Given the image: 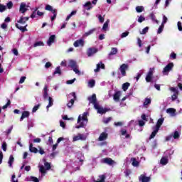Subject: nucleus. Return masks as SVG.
<instances>
[{"label": "nucleus", "mask_w": 182, "mask_h": 182, "mask_svg": "<svg viewBox=\"0 0 182 182\" xmlns=\"http://www.w3.org/2000/svg\"><path fill=\"white\" fill-rule=\"evenodd\" d=\"M87 114H89L88 112H84L82 114V116L79 115L77 119V123H80V124L76 126V129H80L82 127H85V123L83 122H87Z\"/></svg>", "instance_id": "obj_1"}, {"label": "nucleus", "mask_w": 182, "mask_h": 182, "mask_svg": "<svg viewBox=\"0 0 182 182\" xmlns=\"http://www.w3.org/2000/svg\"><path fill=\"white\" fill-rule=\"evenodd\" d=\"M69 66L73 69V72H75L77 75H79V73H80L79 68H77V63H76V61L73 60H70L69 61Z\"/></svg>", "instance_id": "obj_2"}, {"label": "nucleus", "mask_w": 182, "mask_h": 182, "mask_svg": "<svg viewBox=\"0 0 182 182\" xmlns=\"http://www.w3.org/2000/svg\"><path fill=\"white\" fill-rule=\"evenodd\" d=\"M87 100L90 103L93 105L94 107H96L99 104L97 103V98L96 97V94H92V96L88 97Z\"/></svg>", "instance_id": "obj_3"}, {"label": "nucleus", "mask_w": 182, "mask_h": 182, "mask_svg": "<svg viewBox=\"0 0 182 182\" xmlns=\"http://www.w3.org/2000/svg\"><path fill=\"white\" fill-rule=\"evenodd\" d=\"M95 109L97 110V113H99L100 114H105L107 113V112H109V109L107 108H103L100 107L99 104L97 105H95Z\"/></svg>", "instance_id": "obj_4"}, {"label": "nucleus", "mask_w": 182, "mask_h": 182, "mask_svg": "<svg viewBox=\"0 0 182 182\" xmlns=\"http://www.w3.org/2000/svg\"><path fill=\"white\" fill-rule=\"evenodd\" d=\"M119 69L121 72L122 76H127L126 70H127L129 69V65L125 64V63L122 64Z\"/></svg>", "instance_id": "obj_5"}, {"label": "nucleus", "mask_w": 182, "mask_h": 182, "mask_svg": "<svg viewBox=\"0 0 182 182\" xmlns=\"http://www.w3.org/2000/svg\"><path fill=\"white\" fill-rule=\"evenodd\" d=\"M154 68H150L146 77V82L150 83L151 82V79H153V72Z\"/></svg>", "instance_id": "obj_6"}, {"label": "nucleus", "mask_w": 182, "mask_h": 182, "mask_svg": "<svg viewBox=\"0 0 182 182\" xmlns=\"http://www.w3.org/2000/svg\"><path fill=\"white\" fill-rule=\"evenodd\" d=\"M174 68V63H169L163 70V73H168L171 70H173Z\"/></svg>", "instance_id": "obj_7"}, {"label": "nucleus", "mask_w": 182, "mask_h": 182, "mask_svg": "<svg viewBox=\"0 0 182 182\" xmlns=\"http://www.w3.org/2000/svg\"><path fill=\"white\" fill-rule=\"evenodd\" d=\"M102 163L108 164V166H113V164H114V161L112 159V158H105L102 160Z\"/></svg>", "instance_id": "obj_8"}, {"label": "nucleus", "mask_w": 182, "mask_h": 182, "mask_svg": "<svg viewBox=\"0 0 182 182\" xmlns=\"http://www.w3.org/2000/svg\"><path fill=\"white\" fill-rule=\"evenodd\" d=\"M151 179V178H150V176H146V175H144V174H141L139 177V181H140V182H150Z\"/></svg>", "instance_id": "obj_9"}, {"label": "nucleus", "mask_w": 182, "mask_h": 182, "mask_svg": "<svg viewBox=\"0 0 182 182\" xmlns=\"http://www.w3.org/2000/svg\"><path fill=\"white\" fill-rule=\"evenodd\" d=\"M73 46L75 48H79V46H85V41L83 39L77 40L74 42Z\"/></svg>", "instance_id": "obj_10"}, {"label": "nucleus", "mask_w": 182, "mask_h": 182, "mask_svg": "<svg viewBox=\"0 0 182 182\" xmlns=\"http://www.w3.org/2000/svg\"><path fill=\"white\" fill-rule=\"evenodd\" d=\"M29 116H31V112H29V111L23 112L20 118V122H23V119H27Z\"/></svg>", "instance_id": "obj_11"}, {"label": "nucleus", "mask_w": 182, "mask_h": 182, "mask_svg": "<svg viewBox=\"0 0 182 182\" xmlns=\"http://www.w3.org/2000/svg\"><path fill=\"white\" fill-rule=\"evenodd\" d=\"M164 122V118H160L158 119L156 124L155 127V129H157L158 130H160V128L161 127V125L163 124V122Z\"/></svg>", "instance_id": "obj_12"}, {"label": "nucleus", "mask_w": 182, "mask_h": 182, "mask_svg": "<svg viewBox=\"0 0 182 182\" xmlns=\"http://www.w3.org/2000/svg\"><path fill=\"white\" fill-rule=\"evenodd\" d=\"M109 134L106 132H102L100 134L98 140L99 141H104V140H106L107 139Z\"/></svg>", "instance_id": "obj_13"}, {"label": "nucleus", "mask_w": 182, "mask_h": 182, "mask_svg": "<svg viewBox=\"0 0 182 182\" xmlns=\"http://www.w3.org/2000/svg\"><path fill=\"white\" fill-rule=\"evenodd\" d=\"M120 96H122V92L120 91H117L114 94V97H113L114 102H119V100H120Z\"/></svg>", "instance_id": "obj_14"}, {"label": "nucleus", "mask_w": 182, "mask_h": 182, "mask_svg": "<svg viewBox=\"0 0 182 182\" xmlns=\"http://www.w3.org/2000/svg\"><path fill=\"white\" fill-rule=\"evenodd\" d=\"M100 69H105V64H103L102 62L97 64V68L95 69L94 71L95 73H97V72H100Z\"/></svg>", "instance_id": "obj_15"}, {"label": "nucleus", "mask_w": 182, "mask_h": 182, "mask_svg": "<svg viewBox=\"0 0 182 182\" xmlns=\"http://www.w3.org/2000/svg\"><path fill=\"white\" fill-rule=\"evenodd\" d=\"M97 52V48H89L87 53V56L90 57L92 55H95Z\"/></svg>", "instance_id": "obj_16"}, {"label": "nucleus", "mask_w": 182, "mask_h": 182, "mask_svg": "<svg viewBox=\"0 0 182 182\" xmlns=\"http://www.w3.org/2000/svg\"><path fill=\"white\" fill-rule=\"evenodd\" d=\"M29 151H31V153L36 154V153H38V148L33 146V144L30 143V144H29Z\"/></svg>", "instance_id": "obj_17"}, {"label": "nucleus", "mask_w": 182, "mask_h": 182, "mask_svg": "<svg viewBox=\"0 0 182 182\" xmlns=\"http://www.w3.org/2000/svg\"><path fill=\"white\" fill-rule=\"evenodd\" d=\"M84 8H86L87 11H90V9H93V5L92 4V2L90 1H87L84 4Z\"/></svg>", "instance_id": "obj_18"}, {"label": "nucleus", "mask_w": 182, "mask_h": 182, "mask_svg": "<svg viewBox=\"0 0 182 182\" xmlns=\"http://www.w3.org/2000/svg\"><path fill=\"white\" fill-rule=\"evenodd\" d=\"M55 38V35H52L49 37L48 41H47V44L48 46H50L52 43H54Z\"/></svg>", "instance_id": "obj_19"}, {"label": "nucleus", "mask_w": 182, "mask_h": 182, "mask_svg": "<svg viewBox=\"0 0 182 182\" xmlns=\"http://www.w3.org/2000/svg\"><path fill=\"white\" fill-rule=\"evenodd\" d=\"M26 11H28V9H26V4L21 3L20 5V12H21V14H25Z\"/></svg>", "instance_id": "obj_20"}, {"label": "nucleus", "mask_w": 182, "mask_h": 182, "mask_svg": "<svg viewBox=\"0 0 182 182\" xmlns=\"http://www.w3.org/2000/svg\"><path fill=\"white\" fill-rule=\"evenodd\" d=\"M154 131L151 132L150 136H149V140H151V139H154V137H156V134H157V133H159V130L156 128L154 127Z\"/></svg>", "instance_id": "obj_21"}, {"label": "nucleus", "mask_w": 182, "mask_h": 182, "mask_svg": "<svg viewBox=\"0 0 182 182\" xmlns=\"http://www.w3.org/2000/svg\"><path fill=\"white\" fill-rule=\"evenodd\" d=\"M27 21H29V17H23L21 16L19 19V21H18V23H26Z\"/></svg>", "instance_id": "obj_22"}, {"label": "nucleus", "mask_w": 182, "mask_h": 182, "mask_svg": "<svg viewBox=\"0 0 182 182\" xmlns=\"http://www.w3.org/2000/svg\"><path fill=\"white\" fill-rule=\"evenodd\" d=\"M27 26H28V24H26L24 27H22V26H20L19 24L16 23V28H17V29H19L20 31H21V32L28 31V29L26 28Z\"/></svg>", "instance_id": "obj_23"}, {"label": "nucleus", "mask_w": 182, "mask_h": 182, "mask_svg": "<svg viewBox=\"0 0 182 182\" xmlns=\"http://www.w3.org/2000/svg\"><path fill=\"white\" fill-rule=\"evenodd\" d=\"M120 133L122 136H125V139H130V134H127V130L121 129Z\"/></svg>", "instance_id": "obj_24"}, {"label": "nucleus", "mask_w": 182, "mask_h": 182, "mask_svg": "<svg viewBox=\"0 0 182 182\" xmlns=\"http://www.w3.org/2000/svg\"><path fill=\"white\" fill-rule=\"evenodd\" d=\"M46 11H49L50 12L55 13L56 11L55 9H53V7L49 4H47L45 7Z\"/></svg>", "instance_id": "obj_25"}, {"label": "nucleus", "mask_w": 182, "mask_h": 182, "mask_svg": "<svg viewBox=\"0 0 182 182\" xmlns=\"http://www.w3.org/2000/svg\"><path fill=\"white\" fill-rule=\"evenodd\" d=\"M48 85H45L44 88H43V99H45V100H46V99H48Z\"/></svg>", "instance_id": "obj_26"}, {"label": "nucleus", "mask_w": 182, "mask_h": 182, "mask_svg": "<svg viewBox=\"0 0 182 182\" xmlns=\"http://www.w3.org/2000/svg\"><path fill=\"white\" fill-rule=\"evenodd\" d=\"M78 140H83V134H78L77 136L73 137V141H77Z\"/></svg>", "instance_id": "obj_27"}, {"label": "nucleus", "mask_w": 182, "mask_h": 182, "mask_svg": "<svg viewBox=\"0 0 182 182\" xmlns=\"http://www.w3.org/2000/svg\"><path fill=\"white\" fill-rule=\"evenodd\" d=\"M53 105V99L51 97H48V105L46 107L47 110H49V107H52Z\"/></svg>", "instance_id": "obj_28"}, {"label": "nucleus", "mask_w": 182, "mask_h": 182, "mask_svg": "<svg viewBox=\"0 0 182 182\" xmlns=\"http://www.w3.org/2000/svg\"><path fill=\"white\" fill-rule=\"evenodd\" d=\"M160 163L161 164H163V166H166V164L168 163V159H167V157H162Z\"/></svg>", "instance_id": "obj_29"}, {"label": "nucleus", "mask_w": 182, "mask_h": 182, "mask_svg": "<svg viewBox=\"0 0 182 182\" xmlns=\"http://www.w3.org/2000/svg\"><path fill=\"white\" fill-rule=\"evenodd\" d=\"M131 160L132 161V165L134 167H139V162L137 161V159H136V158H132Z\"/></svg>", "instance_id": "obj_30"}, {"label": "nucleus", "mask_w": 182, "mask_h": 182, "mask_svg": "<svg viewBox=\"0 0 182 182\" xmlns=\"http://www.w3.org/2000/svg\"><path fill=\"white\" fill-rule=\"evenodd\" d=\"M130 86V82H125L122 85V90H124V92H126V90H127V89H129V87Z\"/></svg>", "instance_id": "obj_31"}, {"label": "nucleus", "mask_w": 182, "mask_h": 182, "mask_svg": "<svg viewBox=\"0 0 182 182\" xmlns=\"http://www.w3.org/2000/svg\"><path fill=\"white\" fill-rule=\"evenodd\" d=\"M43 161L44 163L45 167H46V170H50L51 168L50 164L47 162L45 159L43 160Z\"/></svg>", "instance_id": "obj_32"}, {"label": "nucleus", "mask_w": 182, "mask_h": 182, "mask_svg": "<svg viewBox=\"0 0 182 182\" xmlns=\"http://www.w3.org/2000/svg\"><path fill=\"white\" fill-rule=\"evenodd\" d=\"M117 53V48H112L111 52L109 53V56H113V55H116Z\"/></svg>", "instance_id": "obj_33"}, {"label": "nucleus", "mask_w": 182, "mask_h": 182, "mask_svg": "<svg viewBox=\"0 0 182 182\" xmlns=\"http://www.w3.org/2000/svg\"><path fill=\"white\" fill-rule=\"evenodd\" d=\"M136 11L138 14H140L144 11V7H143V6H137L136 7Z\"/></svg>", "instance_id": "obj_34"}, {"label": "nucleus", "mask_w": 182, "mask_h": 182, "mask_svg": "<svg viewBox=\"0 0 182 182\" xmlns=\"http://www.w3.org/2000/svg\"><path fill=\"white\" fill-rule=\"evenodd\" d=\"M14 156L11 155L8 161L9 167H12V164H14Z\"/></svg>", "instance_id": "obj_35"}, {"label": "nucleus", "mask_w": 182, "mask_h": 182, "mask_svg": "<svg viewBox=\"0 0 182 182\" xmlns=\"http://www.w3.org/2000/svg\"><path fill=\"white\" fill-rule=\"evenodd\" d=\"M96 32V28H92L85 33V36H89Z\"/></svg>", "instance_id": "obj_36"}, {"label": "nucleus", "mask_w": 182, "mask_h": 182, "mask_svg": "<svg viewBox=\"0 0 182 182\" xmlns=\"http://www.w3.org/2000/svg\"><path fill=\"white\" fill-rule=\"evenodd\" d=\"M77 11H73L65 18V21H69V19H70V18L73 17V15H75V14H77Z\"/></svg>", "instance_id": "obj_37"}, {"label": "nucleus", "mask_w": 182, "mask_h": 182, "mask_svg": "<svg viewBox=\"0 0 182 182\" xmlns=\"http://www.w3.org/2000/svg\"><path fill=\"white\" fill-rule=\"evenodd\" d=\"M34 48H37V46H45V44L42 41H37L33 45Z\"/></svg>", "instance_id": "obj_38"}, {"label": "nucleus", "mask_w": 182, "mask_h": 182, "mask_svg": "<svg viewBox=\"0 0 182 182\" xmlns=\"http://www.w3.org/2000/svg\"><path fill=\"white\" fill-rule=\"evenodd\" d=\"M62 75V71L60 70V67H57L55 68V72L53 73V75Z\"/></svg>", "instance_id": "obj_39"}, {"label": "nucleus", "mask_w": 182, "mask_h": 182, "mask_svg": "<svg viewBox=\"0 0 182 182\" xmlns=\"http://www.w3.org/2000/svg\"><path fill=\"white\" fill-rule=\"evenodd\" d=\"M150 18L154 22H156V23H159V21L157 19H156V15H154V13L150 14Z\"/></svg>", "instance_id": "obj_40"}, {"label": "nucleus", "mask_w": 182, "mask_h": 182, "mask_svg": "<svg viewBox=\"0 0 182 182\" xmlns=\"http://www.w3.org/2000/svg\"><path fill=\"white\" fill-rule=\"evenodd\" d=\"M99 177H100V180L95 181V182H105V180H106V176L105 175H101Z\"/></svg>", "instance_id": "obj_41"}, {"label": "nucleus", "mask_w": 182, "mask_h": 182, "mask_svg": "<svg viewBox=\"0 0 182 182\" xmlns=\"http://www.w3.org/2000/svg\"><path fill=\"white\" fill-rule=\"evenodd\" d=\"M109 20L105 21V23L103 24V26H102V31H106L107 28H109Z\"/></svg>", "instance_id": "obj_42"}, {"label": "nucleus", "mask_w": 182, "mask_h": 182, "mask_svg": "<svg viewBox=\"0 0 182 182\" xmlns=\"http://www.w3.org/2000/svg\"><path fill=\"white\" fill-rule=\"evenodd\" d=\"M166 113H170L171 114H174L176 113V109L173 108H168L166 109Z\"/></svg>", "instance_id": "obj_43"}, {"label": "nucleus", "mask_w": 182, "mask_h": 182, "mask_svg": "<svg viewBox=\"0 0 182 182\" xmlns=\"http://www.w3.org/2000/svg\"><path fill=\"white\" fill-rule=\"evenodd\" d=\"M151 103V99L146 98L143 105L144 106H147V105H150Z\"/></svg>", "instance_id": "obj_44"}, {"label": "nucleus", "mask_w": 182, "mask_h": 182, "mask_svg": "<svg viewBox=\"0 0 182 182\" xmlns=\"http://www.w3.org/2000/svg\"><path fill=\"white\" fill-rule=\"evenodd\" d=\"M73 105H75V100L71 99L70 102L67 104V106L68 107L70 108L72 107V106H73Z\"/></svg>", "instance_id": "obj_45"}, {"label": "nucleus", "mask_w": 182, "mask_h": 182, "mask_svg": "<svg viewBox=\"0 0 182 182\" xmlns=\"http://www.w3.org/2000/svg\"><path fill=\"white\" fill-rule=\"evenodd\" d=\"M9 106H11V100H7V103L2 107V109L5 110V109H8Z\"/></svg>", "instance_id": "obj_46"}, {"label": "nucleus", "mask_w": 182, "mask_h": 182, "mask_svg": "<svg viewBox=\"0 0 182 182\" xmlns=\"http://www.w3.org/2000/svg\"><path fill=\"white\" fill-rule=\"evenodd\" d=\"M163 29H164V24L161 23L158 29L157 33H161V32H163Z\"/></svg>", "instance_id": "obj_47"}, {"label": "nucleus", "mask_w": 182, "mask_h": 182, "mask_svg": "<svg viewBox=\"0 0 182 182\" xmlns=\"http://www.w3.org/2000/svg\"><path fill=\"white\" fill-rule=\"evenodd\" d=\"M39 107H41V104H38V105L34 106L32 109L33 113L36 112V111L39 109Z\"/></svg>", "instance_id": "obj_48"}, {"label": "nucleus", "mask_w": 182, "mask_h": 182, "mask_svg": "<svg viewBox=\"0 0 182 182\" xmlns=\"http://www.w3.org/2000/svg\"><path fill=\"white\" fill-rule=\"evenodd\" d=\"M40 173L45 174L46 173V168L43 166H40Z\"/></svg>", "instance_id": "obj_49"}, {"label": "nucleus", "mask_w": 182, "mask_h": 182, "mask_svg": "<svg viewBox=\"0 0 182 182\" xmlns=\"http://www.w3.org/2000/svg\"><path fill=\"white\" fill-rule=\"evenodd\" d=\"M146 32H149V27H145L141 32V35H146Z\"/></svg>", "instance_id": "obj_50"}, {"label": "nucleus", "mask_w": 182, "mask_h": 182, "mask_svg": "<svg viewBox=\"0 0 182 182\" xmlns=\"http://www.w3.org/2000/svg\"><path fill=\"white\" fill-rule=\"evenodd\" d=\"M144 21H146V18H144L143 16H140L138 18V22L141 23V22H144Z\"/></svg>", "instance_id": "obj_51"}, {"label": "nucleus", "mask_w": 182, "mask_h": 182, "mask_svg": "<svg viewBox=\"0 0 182 182\" xmlns=\"http://www.w3.org/2000/svg\"><path fill=\"white\" fill-rule=\"evenodd\" d=\"M53 14V16L51 17V21L53 22V21H55V19H56V16H58V13L56 12V11Z\"/></svg>", "instance_id": "obj_52"}, {"label": "nucleus", "mask_w": 182, "mask_h": 182, "mask_svg": "<svg viewBox=\"0 0 182 182\" xmlns=\"http://www.w3.org/2000/svg\"><path fill=\"white\" fill-rule=\"evenodd\" d=\"M76 80V78H73V80H69L66 81L67 85H73L75 83V81Z\"/></svg>", "instance_id": "obj_53"}, {"label": "nucleus", "mask_w": 182, "mask_h": 182, "mask_svg": "<svg viewBox=\"0 0 182 182\" xmlns=\"http://www.w3.org/2000/svg\"><path fill=\"white\" fill-rule=\"evenodd\" d=\"M173 139H180V134L177 131L173 134Z\"/></svg>", "instance_id": "obj_54"}, {"label": "nucleus", "mask_w": 182, "mask_h": 182, "mask_svg": "<svg viewBox=\"0 0 182 182\" xmlns=\"http://www.w3.org/2000/svg\"><path fill=\"white\" fill-rule=\"evenodd\" d=\"M96 82L95 81V80H91L89 81V85H90L91 87H95Z\"/></svg>", "instance_id": "obj_55"}, {"label": "nucleus", "mask_w": 182, "mask_h": 182, "mask_svg": "<svg viewBox=\"0 0 182 182\" xmlns=\"http://www.w3.org/2000/svg\"><path fill=\"white\" fill-rule=\"evenodd\" d=\"M12 6H14V3H12V1L7 3L8 9H12Z\"/></svg>", "instance_id": "obj_56"}, {"label": "nucleus", "mask_w": 182, "mask_h": 182, "mask_svg": "<svg viewBox=\"0 0 182 182\" xmlns=\"http://www.w3.org/2000/svg\"><path fill=\"white\" fill-rule=\"evenodd\" d=\"M177 97H178V94H173L171 96L172 101L174 102V100H177Z\"/></svg>", "instance_id": "obj_57"}, {"label": "nucleus", "mask_w": 182, "mask_h": 182, "mask_svg": "<svg viewBox=\"0 0 182 182\" xmlns=\"http://www.w3.org/2000/svg\"><path fill=\"white\" fill-rule=\"evenodd\" d=\"M6 9V6L0 4V12H4Z\"/></svg>", "instance_id": "obj_58"}, {"label": "nucleus", "mask_w": 182, "mask_h": 182, "mask_svg": "<svg viewBox=\"0 0 182 182\" xmlns=\"http://www.w3.org/2000/svg\"><path fill=\"white\" fill-rule=\"evenodd\" d=\"M127 36H129V31H126L122 33L121 38H126Z\"/></svg>", "instance_id": "obj_59"}, {"label": "nucleus", "mask_w": 182, "mask_h": 182, "mask_svg": "<svg viewBox=\"0 0 182 182\" xmlns=\"http://www.w3.org/2000/svg\"><path fill=\"white\" fill-rule=\"evenodd\" d=\"M178 29L180 32H182V26H181V22L178 21Z\"/></svg>", "instance_id": "obj_60"}, {"label": "nucleus", "mask_w": 182, "mask_h": 182, "mask_svg": "<svg viewBox=\"0 0 182 182\" xmlns=\"http://www.w3.org/2000/svg\"><path fill=\"white\" fill-rule=\"evenodd\" d=\"M112 120V117H108V118H106L105 119H104V123L105 124H107V123H109L110 121Z\"/></svg>", "instance_id": "obj_61"}, {"label": "nucleus", "mask_w": 182, "mask_h": 182, "mask_svg": "<svg viewBox=\"0 0 182 182\" xmlns=\"http://www.w3.org/2000/svg\"><path fill=\"white\" fill-rule=\"evenodd\" d=\"M31 180L33 181V182H39V179L35 176H31Z\"/></svg>", "instance_id": "obj_62"}, {"label": "nucleus", "mask_w": 182, "mask_h": 182, "mask_svg": "<svg viewBox=\"0 0 182 182\" xmlns=\"http://www.w3.org/2000/svg\"><path fill=\"white\" fill-rule=\"evenodd\" d=\"M31 127H33V122H32L31 121H28V128L31 129Z\"/></svg>", "instance_id": "obj_63"}, {"label": "nucleus", "mask_w": 182, "mask_h": 182, "mask_svg": "<svg viewBox=\"0 0 182 182\" xmlns=\"http://www.w3.org/2000/svg\"><path fill=\"white\" fill-rule=\"evenodd\" d=\"M4 151H6V142H4L1 145Z\"/></svg>", "instance_id": "obj_64"}]
</instances>
